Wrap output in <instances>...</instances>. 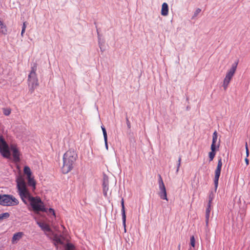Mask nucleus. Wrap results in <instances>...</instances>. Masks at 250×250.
<instances>
[{
    "instance_id": "obj_14",
    "label": "nucleus",
    "mask_w": 250,
    "mask_h": 250,
    "mask_svg": "<svg viewBox=\"0 0 250 250\" xmlns=\"http://www.w3.org/2000/svg\"><path fill=\"white\" fill-rule=\"evenodd\" d=\"M211 205H208V207L206 210V225L207 227H208V225L209 217L211 210Z\"/></svg>"
},
{
    "instance_id": "obj_20",
    "label": "nucleus",
    "mask_w": 250,
    "mask_h": 250,
    "mask_svg": "<svg viewBox=\"0 0 250 250\" xmlns=\"http://www.w3.org/2000/svg\"><path fill=\"white\" fill-rule=\"evenodd\" d=\"M109 185V180L108 177L105 174H104L103 176V186H108Z\"/></svg>"
},
{
    "instance_id": "obj_30",
    "label": "nucleus",
    "mask_w": 250,
    "mask_h": 250,
    "mask_svg": "<svg viewBox=\"0 0 250 250\" xmlns=\"http://www.w3.org/2000/svg\"><path fill=\"white\" fill-rule=\"evenodd\" d=\"M195 240L194 236L190 237V245L192 247H195Z\"/></svg>"
},
{
    "instance_id": "obj_35",
    "label": "nucleus",
    "mask_w": 250,
    "mask_h": 250,
    "mask_svg": "<svg viewBox=\"0 0 250 250\" xmlns=\"http://www.w3.org/2000/svg\"><path fill=\"white\" fill-rule=\"evenodd\" d=\"M217 166L222 167V162L221 158H220L218 161Z\"/></svg>"
},
{
    "instance_id": "obj_40",
    "label": "nucleus",
    "mask_w": 250,
    "mask_h": 250,
    "mask_svg": "<svg viewBox=\"0 0 250 250\" xmlns=\"http://www.w3.org/2000/svg\"><path fill=\"white\" fill-rule=\"evenodd\" d=\"M245 147H246V149H247V148H248L247 142H246V143H245Z\"/></svg>"
},
{
    "instance_id": "obj_15",
    "label": "nucleus",
    "mask_w": 250,
    "mask_h": 250,
    "mask_svg": "<svg viewBox=\"0 0 250 250\" xmlns=\"http://www.w3.org/2000/svg\"><path fill=\"white\" fill-rule=\"evenodd\" d=\"M7 32V27L2 21H0V33L3 34H6Z\"/></svg>"
},
{
    "instance_id": "obj_32",
    "label": "nucleus",
    "mask_w": 250,
    "mask_h": 250,
    "mask_svg": "<svg viewBox=\"0 0 250 250\" xmlns=\"http://www.w3.org/2000/svg\"><path fill=\"white\" fill-rule=\"evenodd\" d=\"M1 217H2L3 219H7L9 217L10 214L8 212H5L1 214Z\"/></svg>"
},
{
    "instance_id": "obj_9",
    "label": "nucleus",
    "mask_w": 250,
    "mask_h": 250,
    "mask_svg": "<svg viewBox=\"0 0 250 250\" xmlns=\"http://www.w3.org/2000/svg\"><path fill=\"white\" fill-rule=\"evenodd\" d=\"M0 152L3 157L6 158H10V152L9 151L8 146L5 147H0Z\"/></svg>"
},
{
    "instance_id": "obj_5",
    "label": "nucleus",
    "mask_w": 250,
    "mask_h": 250,
    "mask_svg": "<svg viewBox=\"0 0 250 250\" xmlns=\"http://www.w3.org/2000/svg\"><path fill=\"white\" fill-rule=\"evenodd\" d=\"M37 67V63H34L33 66L31 67L30 73L28 75V81L31 83L33 88L34 86H37L39 85L38 80L37 78V74L36 73Z\"/></svg>"
},
{
    "instance_id": "obj_3",
    "label": "nucleus",
    "mask_w": 250,
    "mask_h": 250,
    "mask_svg": "<svg viewBox=\"0 0 250 250\" xmlns=\"http://www.w3.org/2000/svg\"><path fill=\"white\" fill-rule=\"evenodd\" d=\"M0 205L3 206H13L19 204V201L13 195L1 194Z\"/></svg>"
},
{
    "instance_id": "obj_10",
    "label": "nucleus",
    "mask_w": 250,
    "mask_h": 250,
    "mask_svg": "<svg viewBox=\"0 0 250 250\" xmlns=\"http://www.w3.org/2000/svg\"><path fill=\"white\" fill-rule=\"evenodd\" d=\"M121 206H122V219H123V224L124 225L125 228V231H126L125 229V221H126V215L125 212V208L124 205V199L122 198L121 200Z\"/></svg>"
},
{
    "instance_id": "obj_12",
    "label": "nucleus",
    "mask_w": 250,
    "mask_h": 250,
    "mask_svg": "<svg viewBox=\"0 0 250 250\" xmlns=\"http://www.w3.org/2000/svg\"><path fill=\"white\" fill-rule=\"evenodd\" d=\"M168 4L164 2L162 6L161 14L163 16H166L168 15Z\"/></svg>"
},
{
    "instance_id": "obj_31",
    "label": "nucleus",
    "mask_w": 250,
    "mask_h": 250,
    "mask_svg": "<svg viewBox=\"0 0 250 250\" xmlns=\"http://www.w3.org/2000/svg\"><path fill=\"white\" fill-rule=\"evenodd\" d=\"M125 120H126V122L127 127L128 129H130L131 128V124L128 120V118L127 117V113H126Z\"/></svg>"
},
{
    "instance_id": "obj_38",
    "label": "nucleus",
    "mask_w": 250,
    "mask_h": 250,
    "mask_svg": "<svg viewBox=\"0 0 250 250\" xmlns=\"http://www.w3.org/2000/svg\"><path fill=\"white\" fill-rule=\"evenodd\" d=\"M245 161L246 162V164L247 166L249 165V160L247 158V157H246L245 158Z\"/></svg>"
},
{
    "instance_id": "obj_24",
    "label": "nucleus",
    "mask_w": 250,
    "mask_h": 250,
    "mask_svg": "<svg viewBox=\"0 0 250 250\" xmlns=\"http://www.w3.org/2000/svg\"><path fill=\"white\" fill-rule=\"evenodd\" d=\"M11 112V110L10 108H3V113L4 115L8 116L10 114Z\"/></svg>"
},
{
    "instance_id": "obj_33",
    "label": "nucleus",
    "mask_w": 250,
    "mask_h": 250,
    "mask_svg": "<svg viewBox=\"0 0 250 250\" xmlns=\"http://www.w3.org/2000/svg\"><path fill=\"white\" fill-rule=\"evenodd\" d=\"M26 21L24 22L23 23V26H22V30H21V36H23V34L25 32L26 26Z\"/></svg>"
},
{
    "instance_id": "obj_28",
    "label": "nucleus",
    "mask_w": 250,
    "mask_h": 250,
    "mask_svg": "<svg viewBox=\"0 0 250 250\" xmlns=\"http://www.w3.org/2000/svg\"><path fill=\"white\" fill-rule=\"evenodd\" d=\"M182 160V157L181 156H180L178 159V164H177V169H176V172L177 173L179 171V167L181 166V162Z\"/></svg>"
},
{
    "instance_id": "obj_11",
    "label": "nucleus",
    "mask_w": 250,
    "mask_h": 250,
    "mask_svg": "<svg viewBox=\"0 0 250 250\" xmlns=\"http://www.w3.org/2000/svg\"><path fill=\"white\" fill-rule=\"evenodd\" d=\"M24 235L23 232H18L15 233L12 237V243H14L15 241H19Z\"/></svg>"
},
{
    "instance_id": "obj_17",
    "label": "nucleus",
    "mask_w": 250,
    "mask_h": 250,
    "mask_svg": "<svg viewBox=\"0 0 250 250\" xmlns=\"http://www.w3.org/2000/svg\"><path fill=\"white\" fill-rule=\"evenodd\" d=\"M159 195L161 199L168 201L166 189L160 190Z\"/></svg>"
},
{
    "instance_id": "obj_25",
    "label": "nucleus",
    "mask_w": 250,
    "mask_h": 250,
    "mask_svg": "<svg viewBox=\"0 0 250 250\" xmlns=\"http://www.w3.org/2000/svg\"><path fill=\"white\" fill-rule=\"evenodd\" d=\"M101 127H102V129L103 133L104 140H105L106 141V139L107 138V135L106 129L104 126H102Z\"/></svg>"
},
{
    "instance_id": "obj_27",
    "label": "nucleus",
    "mask_w": 250,
    "mask_h": 250,
    "mask_svg": "<svg viewBox=\"0 0 250 250\" xmlns=\"http://www.w3.org/2000/svg\"><path fill=\"white\" fill-rule=\"evenodd\" d=\"M229 83V82L227 81V80H224L223 86L225 90H226L227 89Z\"/></svg>"
},
{
    "instance_id": "obj_18",
    "label": "nucleus",
    "mask_w": 250,
    "mask_h": 250,
    "mask_svg": "<svg viewBox=\"0 0 250 250\" xmlns=\"http://www.w3.org/2000/svg\"><path fill=\"white\" fill-rule=\"evenodd\" d=\"M159 185L160 189V190L166 189L161 176L160 175H159Z\"/></svg>"
},
{
    "instance_id": "obj_21",
    "label": "nucleus",
    "mask_w": 250,
    "mask_h": 250,
    "mask_svg": "<svg viewBox=\"0 0 250 250\" xmlns=\"http://www.w3.org/2000/svg\"><path fill=\"white\" fill-rule=\"evenodd\" d=\"M7 146L8 145L5 141L4 139L2 136H1L0 137V147H5Z\"/></svg>"
},
{
    "instance_id": "obj_29",
    "label": "nucleus",
    "mask_w": 250,
    "mask_h": 250,
    "mask_svg": "<svg viewBox=\"0 0 250 250\" xmlns=\"http://www.w3.org/2000/svg\"><path fill=\"white\" fill-rule=\"evenodd\" d=\"M54 241L58 244H63V241H62V240L58 237H55L54 238Z\"/></svg>"
},
{
    "instance_id": "obj_16",
    "label": "nucleus",
    "mask_w": 250,
    "mask_h": 250,
    "mask_svg": "<svg viewBox=\"0 0 250 250\" xmlns=\"http://www.w3.org/2000/svg\"><path fill=\"white\" fill-rule=\"evenodd\" d=\"M28 179V185L29 186H31L34 189L36 188V181L31 176L27 177Z\"/></svg>"
},
{
    "instance_id": "obj_36",
    "label": "nucleus",
    "mask_w": 250,
    "mask_h": 250,
    "mask_svg": "<svg viewBox=\"0 0 250 250\" xmlns=\"http://www.w3.org/2000/svg\"><path fill=\"white\" fill-rule=\"evenodd\" d=\"M224 80H227V81H228V82H229L230 83V81L231 80V78H229V77H228V76H227L226 75V77H225V79Z\"/></svg>"
},
{
    "instance_id": "obj_19",
    "label": "nucleus",
    "mask_w": 250,
    "mask_h": 250,
    "mask_svg": "<svg viewBox=\"0 0 250 250\" xmlns=\"http://www.w3.org/2000/svg\"><path fill=\"white\" fill-rule=\"evenodd\" d=\"M23 172L25 174L27 175V177L31 176V171L30 168L28 166L24 167Z\"/></svg>"
},
{
    "instance_id": "obj_26",
    "label": "nucleus",
    "mask_w": 250,
    "mask_h": 250,
    "mask_svg": "<svg viewBox=\"0 0 250 250\" xmlns=\"http://www.w3.org/2000/svg\"><path fill=\"white\" fill-rule=\"evenodd\" d=\"M103 193L104 196H107V191L108 190V186H103Z\"/></svg>"
},
{
    "instance_id": "obj_13",
    "label": "nucleus",
    "mask_w": 250,
    "mask_h": 250,
    "mask_svg": "<svg viewBox=\"0 0 250 250\" xmlns=\"http://www.w3.org/2000/svg\"><path fill=\"white\" fill-rule=\"evenodd\" d=\"M37 224L41 228L42 230L47 232H50L51 231L48 225L42 222H38Z\"/></svg>"
},
{
    "instance_id": "obj_22",
    "label": "nucleus",
    "mask_w": 250,
    "mask_h": 250,
    "mask_svg": "<svg viewBox=\"0 0 250 250\" xmlns=\"http://www.w3.org/2000/svg\"><path fill=\"white\" fill-rule=\"evenodd\" d=\"M214 198V193L212 191H211L209 192V196H208V205H211V203Z\"/></svg>"
},
{
    "instance_id": "obj_4",
    "label": "nucleus",
    "mask_w": 250,
    "mask_h": 250,
    "mask_svg": "<svg viewBox=\"0 0 250 250\" xmlns=\"http://www.w3.org/2000/svg\"><path fill=\"white\" fill-rule=\"evenodd\" d=\"M217 137V132L216 131H215L212 135V141L210 147L211 151L208 153L209 161L213 160L216 155V151L219 150L220 145V141L219 140L217 144H216Z\"/></svg>"
},
{
    "instance_id": "obj_2",
    "label": "nucleus",
    "mask_w": 250,
    "mask_h": 250,
    "mask_svg": "<svg viewBox=\"0 0 250 250\" xmlns=\"http://www.w3.org/2000/svg\"><path fill=\"white\" fill-rule=\"evenodd\" d=\"M77 158V154L74 150H69L63 155V166L62 168L63 173H67L73 167Z\"/></svg>"
},
{
    "instance_id": "obj_39",
    "label": "nucleus",
    "mask_w": 250,
    "mask_h": 250,
    "mask_svg": "<svg viewBox=\"0 0 250 250\" xmlns=\"http://www.w3.org/2000/svg\"><path fill=\"white\" fill-rule=\"evenodd\" d=\"M246 157H248L249 155V150L248 148H247V149H246Z\"/></svg>"
},
{
    "instance_id": "obj_37",
    "label": "nucleus",
    "mask_w": 250,
    "mask_h": 250,
    "mask_svg": "<svg viewBox=\"0 0 250 250\" xmlns=\"http://www.w3.org/2000/svg\"><path fill=\"white\" fill-rule=\"evenodd\" d=\"M104 143H105V146L106 148V149H108V145H107V139H106V141L105 140H104Z\"/></svg>"
},
{
    "instance_id": "obj_23",
    "label": "nucleus",
    "mask_w": 250,
    "mask_h": 250,
    "mask_svg": "<svg viewBox=\"0 0 250 250\" xmlns=\"http://www.w3.org/2000/svg\"><path fill=\"white\" fill-rule=\"evenodd\" d=\"M74 246L71 243L67 244L65 247V250H74Z\"/></svg>"
},
{
    "instance_id": "obj_42",
    "label": "nucleus",
    "mask_w": 250,
    "mask_h": 250,
    "mask_svg": "<svg viewBox=\"0 0 250 250\" xmlns=\"http://www.w3.org/2000/svg\"><path fill=\"white\" fill-rule=\"evenodd\" d=\"M178 250H180V244L178 246Z\"/></svg>"
},
{
    "instance_id": "obj_34",
    "label": "nucleus",
    "mask_w": 250,
    "mask_h": 250,
    "mask_svg": "<svg viewBox=\"0 0 250 250\" xmlns=\"http://www.w3.org/2000/svg\"><path fill=\"white\" fill-rule=\"evenodd\" d=\"M201 9H200V8H197L196 11H195L194 12V15L193 16V18H194V17H196V16H197V15L201 12Z\"/></svg>"
},
{
    "instance_id": "obj_8",
    "label": "nucleus",
    "mask_w": 250,
    "mask_h": 250,
    "mask_svg": "<svg viewBox=\"0 0 250 250\" xmlns=\"http://www.w3.org/2000/svg\"><path fill=\"white\" fill-rule=\"evenodd\" d=\"M239 61L237 60L234 63H233L230 69L228 71V72L226 74V76L230 78H232L234 74H235V72L236 71L238 64Z\"/></svg>"
},
{
    "instance_id": "obj_41",
    "label": "nucleus",
    "mask_w": 250,
    "mask_h": 250,
    "mask_svg": "<svg viewBox=\"0 0 250 250\" xmlns=\"http://www.w3.org/2000/svg\"><path fill=\"white\" fill-rule=\"evenodd\" d=\"M2 219H3L2 217H1V214H0V220H2Z\"/></svg>"
},
{
    "instance_id": "obj_7",
    "label": "nucleus",
    "mask_w": 250,
    "mask_h": 250,
    "mask_svg": "<svg viewBox=\"0 0 250 250\" xmlns=\"http://www.w3.org/2000/svg\"><path fill=\"white\" fill-rule=\"evenodd\" d=\"M221 168L222 167H219V166H217V167L215 171V176H214V183L215 191L216 190L217 188L218 187V181H219V177H220V174H221Z\"/></svg>"
},
{
    "instance_id": "obj_1",
    "label": "nucleus",
    "mask_w": 250,
    "mask_h": 250,
    "mask_svg": "<svg viewBox=\"0 0 250 250\" xmlns=\"http://www.w3.org/2000/svg\"><path fill=\"white\" fill-rule=\"evenodd\" d=\"M17 187L19 194L25 204H27L26 199L30 201V205L35 212L42 211L52 214L55 216L54 209L50 208L47 209L44 207L43 203L39 197H33L31 195L29 191L27 188L26 184L21 176H19L16 179Z\"/></svg>"
},
{
    "instance_id": "obj_6",
    "label": "nucleus",
    "mask_w": 250,
    "mask_h": 250,
    "mask_svg": "<svg viewBox=\"0 0 250 250\" xmlns=\"http://www.w3.org/2000/svg\"><path fill=\"white\" fill-rule=\"evenodd\" d=\"M11 149L12 151V155L14 162L16 163L19 162L20 161V152L19 150L17 147L14 145L11 146Z\"/></svg>"
}]
</instances>
